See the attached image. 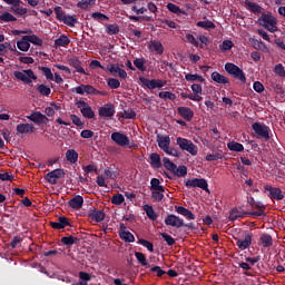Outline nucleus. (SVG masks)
<instances>
[{"label":"nucleus","mask_w":285,"mask_h":285,"mask_svg":"<svg viewBox=\"0 0 285 285\" xmlns=\"http://www.w3.org/2000/svg\"><path fill=\"white\" fill-rule=\"evenodd\" d=\"M30 121H33V124H38V126H41V124H48V117L40 111H36L29 116Z\"/></svg>","instance_id":"nucleus-17"},{"label":"nucleus","mask_w":285,"mask_h":285,"mask_svg":"<svg viewBox=\"0 0 285 285\" xmlns=\"http://www.w3.org/2000/svg\"><path fill=\"white\" fill-rule=\"evenodd\" d=\"M163 164L166 170H169L170 173L177 169V165H175V163H173L168 157L163 158Z\"/></svg>","instance_id":"nucleus-47"},{"label":"nucleus","mask_w":285,"mask_h":285,"mask_svg":"<svg viewBox=\"0 0 285 285\" xmlns=\"http://www.w3.org/2000/svg\"><path fill=\"white\" fill-rule=\"evenodd\" d=\"M160 237H163L167 246H175V238H173V236L168 235L167 233H160Z\"/></svg>","instance_id":"nucleus-59"},{"label":"nucleus","mask_w":285,"mask_h":285,"mask_svg":"<svg viewBox=\"0 0 285 285\" xmlns=\"http://www.w3.org/2000/svg\"><path fill=\"white\" fill-rule=\"evenodd\" d=\"M177 112L186 121H191L193 117H195V111H193L189 107H178Z\"/></svg>","instance_id":"nucleus-16"},{"label":"nucleus","mask_w":285,"mask_h":285,"mask_svg":"<svg viewBox=\"0 0 285 285\" xmlns=\"http://www.w3.org/2000/svg\"><path fill=\"white\" fill-rule=\"evenodd\" d=\"M115 105L107 104L104 107H100L98 110L99 117L110 118L115 117Z\"/></svg>","instance_id":"nucleus-14"},{"label":"nucleus","mask_w":285,"mask_h":285,"mask_svg":"<svg viewBox=\"0 0 285 285\" xmlns=\"http://www.w3.org/2000/svg\"><path fill=\"white\" fill-rule=\"evenodd\" d=\"M111 139L117 144V146H121L122 148L130 144V139L126 134H121L119 131H115L111 134Z\"/></svg>","instance_id":"nucleus-11"},{"label":"nucleus","mask_w":285,"mask_h":285,"mask_svg":"<svg viewBox=\"0 0 285 285\" xmlns=\"http://www.w3.org/2000/svg\"><path fill=\"white\" fill-rule=\"evenodd\" d=\"M134 66L139 70L140 72H146V59L145 58H136L134 60Z\"/></svg>","instance_id":"nucleus-39"},{"label":"nucleus","mask_w":285,"mask_h":285,"mask_svg":"<svg viewBox=\"0 0 285 285\" xmlns=\"http://www.w3.org/2000/svg\"><path fill=\"white\" fill-rule=\"evenodd\" d=\"M197 28H204V30H210L215 28V23L210 20L207 21H198L196 23Z\"/></svg>","instance_id":"nucleus-52"},{"label":"nucleus","mask_w":285,"mask_h":285,"mask_svg":"<svg viewBox=\"0 0 285 285\" xmlns=\"http://www.w3.org/2000/svg\"><path fill=\"white\" fill-rule=\"evenodd\" d=\"M12 21H17V17L12 13L4 11L0 14V23H11Z\"/></svg>","instance_id":"nucleus-35"},{"label":"nucleus","mask_w":285,"mask_h":285,"mask_svg":"<svg viewBox=\"0 0 285 285\" xmlns=\"http://www.w3.org/2000/svg\"><path fill=\"white\" fill-rule=\"evenodd\" d=\"M173 175H176V177H186L188 175V167L186 166H176V169L173 171Z\"/></svg>","instance_id":"nucleus-49"},{"label":"nucleus","mask_w":285,"mask_h":285,"mask_svg":"<svg viewBox=\"0 0 285 285\" xmlns=\"http://www.w3.org/2000/svg\"><path fill=\"white\" fill-rule=\"evenodd\" d=\"M233 41L230 40H224L222 45H219V48L223 52H228V50L233 49Z\"/></svg>","instance_id":"nucleus-58"},{"label":"nucleus","mask_w":285,"mask_h":285,"mask_svg":"<svg viewBox=\"0 0 285 285\" xmlns=\"http://www.w3.org/2000/svg\"><path fill=\"white\" fill-rule=\"evenodd\" d=\"M124 202H126V198H124L121 194H117L111 197V204H114L115 206H121Z\"/></svg>","instance_id":"nucleus-57"},{"label":"nucleus","mask_w":285,"mask_h":285,"mask_svg":"<svg viewBox=\"0 0 285 285\" xmlns=\"http://www.w3.org/2000/svg\"><path fill=\"white\" fill-rule=\"evenodd\" d=\"M274 72L275 75H278V77L285 78L284 65L282 63L276 65L274 68Z\"/></svg>","instance_id":"nucleus-64"},{"label":"nucleus","mask_w":285,"mask_h":285,"mask_svg":"<svg viewBox=\"0 0 285 285\" xmlns=\"http://www.w3.org/2000/svg\"><path fill=\"white\" fill-rule=\"evenodd\" d=\"M158 147L164 151L168 150V148L170 147V136L160 137L158 139Z\"/></svg>","instance_id":"nucleus-31"},{"label":"nucleus","mask_w":285,"mask_h":285,"mask_svg":"<svg viewBox=\"0 0 285 285\" xmlns=\"http://www.w3.org/2000/svg\"><path fill=\"white\" fill-rule=\"evenodd\" d=\"M108 70L114 77H119L120 79H128V72L121 69L119 65H111L110 67H108Z\"/></svg>","instance_id":"nucleus-15"},{"label":"nucleus","mask_w":285,"mask_h":285,"mask_svg":"<svg viewBox=\"0 0 285 285\" xmlns=\"http://www.w3.org/2000/svg\"><path fill=\"white\" fill-rule=\"evenodd\" d=\"M135 257L138 262V264L145 266L146 268L150 267V264H148V259H146V255L141 252H136Z\"/></svg>","instance_id":"nucleus-40"},{"label":"nucleus","mask_w":285,"mask_h":285,"mask_svg":"<svg viewBox=\"0 0 285 285\" xmlns=\"http://www.w3.org/2000/svg\"><path fill=\"white\" fill-rule=\"evenodd\" d=\"M69 207L73 208V210H80L83 207V196L77 195L69 200Z\"/></svg>","instance_id":"nucleus-19"},{"label":"nucleus","mask_w":285,"mask_h":285,"mask_svg":"<svg viewBox=\"0 0 285 285\" xmlns=\"http://www.w3.org/2000/svg\"><path fill=\"white\" fill-rule=\"evenodd\" d=\"M245 6L249 8L250 12H254V14H262V6L248 0L245 1Z\"/></svg>","instance_id":"nucleus-34"},{"label":"nucleus","mask_w":285,"mask_h":285,"mask_svg":"<svg viewBox=\"0 0 285 285\" xmlns=\"http://www.w3.org/2000/svg\"><path fill=\"white\" fill-rule=\"evenodd\" d=\"M259 244L263 246V248H271V246H273V236L269 234L261 235Z\"/></svg>","instance_id":"nucleus-24"},{"label":"nucleus","mask_w":285,"mask_h":285,"mask_svg":"<svg viewBox=\"0 0 285 285\" xmlns=\"http://www.w3.org/2000/svg\"><path fill=\"white\" fill-rule=\"evenodd\" d=\"M148 48L150 52H155V55H164V45L160 41L151 40L148 43Z\"/></svg>","instance_id":"nucleus-18"},{"label":"nucleus","mask_w":285,"mask_h":285,"mask_svg":"<svg viewBox=\"0 0 285 285\" xmlns=\"http://www.w3.org/2000/svg\"><path fill=\"white\" fill-rule=\"evenodd\" d=\"M167 10H169V12H173L174 14H177L178 17L186 14V11L181 10L179 6L171 2L167 3Z\"/></svg>","instance_id":"nucleus-32"},{"label":"nucleus","mask_w":285,"mask_h":285,"mask_svg":"<svg viewBox=\"0 0 285 285\" xmlns=\"http://www.w3.org/2000/svg\"><path fill=\"white\" fill-rule=\"evenodd\" d=\"M70 45V39L66 35H61L58 39L55 40V46L58 48H66Z\"/></svg>","instance_id":"nucleus-28"},{"label":"nucleus","mask_w":285,"mask_h":285,"mask_svg":"<svg viewBox=\"0 0 285 285\" xmlns=\"http://www.w3.org/2000/svg\"><path fill=\"white\" fill-rule=\"evenodd\" d=\"M165 224L166 226H171L173 228H181L184 227V219L179 218L175 214H168L167 217H165Z\"/></svg>","instance_id":"nucleus-9"},{"label":"nucleus","mask_w":285,"mask_h":285,"mask_svg":"<svg viewBox=\"0 0 285 285\" xmlns=\"http://www.w3.org/2000/svg\"><path fill=\"white\" fill-rule=\"evenodd\" d=\"M20 4H13L11 7L12 12H14V14H19L20 17H23V14L28 13V9L23 8V7H19Z\"/></svg>","instance_id":"nucleus-55"},{"label":"nucleus","mask_w":285,"mask_h":285,"mask_svg":"<svg viewBox=\"0 0 285 285\" xmlns=\"http://www.w3.org/2000/svg\"><path fill=\"white\" fill-rule=\"evenodd\" d=\"M264 190L269 193L268 197H271V199H276L277 202H282V199H284V195L282 194V189H279V187L265 185Z\"/></svg>","instance_id":"nucleus-10"},{"label":"nucleus","mask_w":285,"mask_h":285,"mask_svg":"<svg viewBox=\"0 0 285 285\" xmlns=\"http://www.w3.org/2000/svg\"><path fill=\"white\" fill-rule=\"evenodd\" d=\"M258 23L268 32H277V19L271 12L262 13V17L258 18Z\"/></svg>","instance_id":"nucleus-1"},{"label":"nucleus","mask_w":285,"mask_h":285,"mask_svg":"<svg viewBox=\"0 0 285 285\" xmlns=\"http://www.w3.org/2000/svg\"><path fill=\"white\" fill-rule=\"evenodd\" d=\"M60 242L63 244V246H73V244H79V238L70 235L62 237Z\"/></svg>","instance_id":"nucleus-33"},{"label":"nucleus","mask_w":285,"mask_h":285,"mask_svg":"<svg viewBox=\"0 0 285 285\" xmlns=\"http://www.w3.org/2000/svg\"><path fill=\"white\" fill-rule=\"evenodd\" d=\"M212 79L215 81V83H222L223 86H230V80L217 71L212 72Z\"/></svg>","instance_id":"nucleus-21"},{"label":"nucleus","mask_w":285,"mask_h":285,"mask_svg":"<svg viewBox=\"0 0 285 285\" xmlns=\"http://www.w3.org/2000/svg\"><path fill=\"white\" fill-rule=\"evenodd\" d=\"M120 239H124V242H127L128 244H132L135 242V235L130 232H119Z\"/></svg>","instance_id":"nucleus-43"},{"label":"nucleus","mask_w":285,"mask_h":285,"mask_svg":"<svg viewBox=\"0 0 285 285\" xmlns=\"http://www.w3.org/2000/svg\"><path fill=\"white\" fill-rule=\"evenodd\" d=\"M158 97L160 99H165V100L169 99V101H175L177 99V96L175 94L170 92V91H160L158 94Z\"/></svg>","instance_id":"nucleus-50"},{"label":"nucleus","mask_w":285,"mask_h":285,"mask_svg":"<svg viewBox=\"0 0 285 285\" xmlns=\"http://www.w3.org/2000/svg\"><path fill=\"white\" fill-rule=\"evenodd\" d=\"M80 112L85 119H95V111L92 110V107L87 106L86 108H81Z\"/></svg>","instance_id":"nucleus-42"},{"label":"nucleus","mask_w":285,"mask_h":285,"mask_svg":"<svg viewBox=\"0 0 285 285\" xmlns=\"http://www.w3.org/2000/svg\"><path fill=\"white\" fill-rule=\"evenodd\" d=\"M40 70L48 81H55V75H52V70L50 68L40 67Z\"/></svg>","instance_id":"nucleus-51"},{"label":"nucleus","mask_w":285,"mask_h":285,"mask_svg":"<svg viewBox=\"0 0 285 285\" xmlns=\"http://www.w3.org/2000/svg\"><path fill=\"white\" fill-rule=\"evenodd\" d=\"M185 79L186 81H199L200 83H204V81H206L204 77L197 73H186Z\"/></svg>","instance_id":"nucleus-46"},{"label":"nucleus","mask_w":285,"mask_h":285,"mask_svg":"<svg viewBox=\"0 0 285 285\" xmlns=\"http://www.w3.org/2000/svg\"><path fill=\"white\" fill-rule=\"evenodd\" d=\"M105 176L107 177V179H112L115 181V179H117V177H119V169L117 168H107L105 169Z\"/></svg>","instance_id":"nucleus-37"},{"label":"nucleus","mask_w":285,"mask_h":285,"mask_svg":"<svg viewBox=\"0 0 285 285\" xmlns=\"http://www.w3.org/2000/svg\"><path fill=\"white\" fill-rule=\"evenodd\" d=\"M66 159L71 164H77L79 161V154L75 149H68L66 151Z\"/></svg>","instance_id":"nucleus-25"},{"label":"nucleus","mask_w":285,"mask_h":285,"mask_svg":"<svg viewBox=\"0 0 285 285\" xmlns=\"http://www.w3.org/2000/svg\"><path fill=\"white\" fill-rule=\"evenodd\" d=\"M95 3H97V0H80L77 3V8H80V10H90Z\"/></svg>","instance_id":"nucleus-29"},{"label":"nucleus","mask_w":285,"mask_h":285,"mask_svg":"<svg viewBox=\"0 0 285 285\" xmlns=\"http://www.w3.org/2000/svg\"><path fill=\"white\" fill-rule=\"evenodd\" d=\"M176 144L179 146L180 150H185L186 153H189V155H193V157H197L198 148L193 144V140L178 137Z\"/></svg>","instance_id":"nucleus-4"},{"label":"nucleus","mask_w":285,"mask_h":285,"mask_svg":"<svg viewBox=\"0 0 285 285\" xmlns=\"http://www.w3.org/2000/svg\"><path fill=\"white\" fill-rule=\"evenodd\" d=\"M13 76L19 81H22L23 83H27V86H32V80L37 81V76L35 75V71L32 69H27L22 71H14Z\"/></svg>","instance_id":"nucleus-5"},{"label":"nucleus","mask_w":285,"mask_h":285,"mask_svg":"<svg viewBox=\"0 0 285 285\" xmlns=\"http://www.w3.org/2000/svg\"><path fill=\"white\" fill-rule=\"evenodd\" d=\"M18 135H28V132H35V125L32 124H19L16 127Z\"/></svg>","instance_id":"nucleus-20"},{"label":"nucleus","mask_w":285,"mask_h":285,"mask_svg":"<svg viewBox=\"0 0 285 285\" xmlns=\"http://www.w3.org/2000/svg\"><path fill=\"white\" fill-rule=\"evenodd\" d=\"M18 50H21V52H28L30 50V42L28 40H24L23 37L21 40L17 42Z\"/></svg>","instance_id":"nucleus-45"},{"label":"nucleus","mask_w":285,"mask_h":285,"mask_svg":"<svg viewBox=\"0 0 285 285\" xmlns=\"http://www.w3.org/2000/svg\"><path fill=\"white\" fill-rule=\"evenodd\" d=\"M23 40L29 41V43H33V46H43V40H41L37 35L23 36Z\"/></svg>","instance_id":"nucleus-30"},{"label":"nucleus","mask_w":285,"mask_h":285,"mask_svg":"<svg viewBox=\"0 0 285 285\" xmlns=\"http://www.w3.org/2000/svg\"><path fill=\"white\" fill-rule=\"evenodd\" d=\"M252 129L256 135V139H264L265 141H268V139H271L269 126H266L265 124H262V122H254L252 125Z\"/></svg>","instance_id":"nucleus-3"},{"label":"nucleus","mask_w":285,"mask_h":285,"mask_svg":"<svg viewBox=\"0 0 285 285\" xmlns=\"http://www.w3.org/2000/svg\"><path fill=\"white\" fill-rule=\"evenodd\" d=\"M107 35H119V26L117 24H108L106 27Z\"/></svg>","instance_id":"nucleus-62"},{"label":"nucleus","mask_w":285,"mask_h":285,"mask_svg":"<svg viewBox=\"0 0 285 285\" xmlns=\"http://www.w3.org/2000/svg\"><path fill=\"white\" fill-rule=\"evenodd\" d=\"M219 159H224V155H222V153L208 154L206 156V161H217Z\"/></svg>","instance_id":"nucleus-61"},{"label":"nucleus","mask_w":285,"mask_h":285,"mask_svg":"<svg viewBox=\"0 0 285 285\" xmlns=\"http://www.w3.org/2000/svg\"><path fill=\"white\" fill-rule=\"evenodd\" d=\"M236 246L239 248V250H246L247 248H250V245L253 244V233H245L244 239L242 238H235Z\"/></svg>","instance_id":"nucleus-8"},{"label":"nucleus","mask_w":285,"mask_h":285,"mask_svg":"<svg viewBox=\"0 0 285 285\" xmlns=\"http://www.w3.org/2000/svg\"><path fill=\"white\" fill-rule=\"evenodd\" d=\"M227 148H228V150H232L233 153H244V145H242L240 142H237L235 140L229 141L227 144Z\"/></svg>","instance_id":"nucleus-27"},{"label":"nucleus","mask_w":285,"mask_h":285,"mask_svg":"<svg viewBox=\"0 0 285 285\" xmlns=\"http://www.w3.org/2000/svg\"><path fill=\"white\" fill-rule=\"evenodd\" d=\"M70 66H72V68H75L76 72H79L80 75H88V73H86V69H83L81 67V61H79V59H77V58L71 59Z\"/></svg>","instance_id":"nucleus-36"},{"label":"nucleus","mask_w":285,"mask_h":285,"mask_svg":"<svg viewBox=\"0 0 285 285\" xmlns=\"http://www.w3.org/2000/svg\"><path fill=\"white\" fill-rule=\"evenodd\" d=\"M186 188H202L206 193H209L208 181L205 178H193L185 183Z\"/></svg>","instance_id":"nucleus-7"},{"label":"nucleus","mask_w":285,"mask_h":285,"mask_svg":"<svg viewBox=\"0 0 285 285\" xmlns=\"http://www.w3.org/2000/svg\"><path fill=\"white\" fill-rule=\"evenodd\" d=\"M225 70L234 79H238V81H240L242 83H246V73H244V70H242V68L237 67V65H235L233 62H227L225 65Z\"/></svg>","instance_id":"nucleus-2"},{"label":"nucleus","mask_w":285,"mask_h":285,"mask_svg":"<svg viewBox=\"0 0 285 285\" xmlns=\"http://www.w3.org/2000/svg\"><path fill=\"white\" fill-rule=\"evenodd\" d=\"M62 22L66 26H69V28H75V24L77 23V18L75 16H67L63 18Z\"/></svg>","instance_id":"nucleus-56"},{"label":"nucleus","mask_w":285,"mask_h":285,"mask_svg":"<svg viewBox=\"0 0 285 285\" xmlns=\"http://www.w3.org/2000/svg\"><path fill=\"white\" fill-rule=\"evenodd\" d=\"M37 92L42 95V97H50V94L52 92V89L46 85H38L36 87Z\"/></svg>","instance_id":"nucleus-41"},{"label":"nucleus","mask_w":285,"mask_h":285,"mask_svg":"<svg viewBox=\"0 0 285 285\" xmlns=\"http://www.w3.org/2000/svg\"><path fill=\"white\" fill-rule=\"evenodd\" d=\"M62 177H66V171L60 168L49 171L46 175V179L49 184H57V179H62Z\"/></svg>","instance_id":"nucleus-12"},{"label":"nucleus","mask_w":285,"mask_h":285,"mask_svg":"<svg viewBox=\"0 0 285 285\" xmlns=\"http://www.w3.org/2000/svg\"><path fill=\"white\" fill-rule=\"evenodd\" d=\"M92 19H95L96 21H110V18H108V16L101 13V12H94L91 14Z\"/></svg>","instance_id":"nucleus-60"},{"label":"nucleus","mask_w":285,"mask_h":285,"mask_svg":"<svg viewBox=\"0 0 285 285\" xmlns=\"http://www.w3.org/2000/svg\"><path fill=\"white\" fill-rule=\"evenodd\" d=\"M175 210L176 213H178V215H183V217H186V219H189V220L195 219V214H193L190 209L184 206H175Z\"/></svg>","instance_id":"nucleus-23"},{"label":"nucleus","mask_w":285,"mask_h":285,"mask_svg":"<svg viewBox=\"0 0 285 285\" xmlns=\"http://www.w3.org/2000/svg\"><path fill=\"white\" fill-rule=\"evenodd\" d=\"M79 284L80 285H88V282L92 279V276L89 273L86 272H79Z\"/></svg>","instance_id":"nucleus-48"},{"label":"nucleus","mask_w":285,"mask_h":285,"mask_svg":"<svg viewBox=\"0 0 285 285\" xmlns=\"http://www.w3.org/2000/svg\"><path fill=\"white\" fill-rule=\"evenodd\" d=\"M164 193H166V190H151L153 202H163L164 200Z\"/></svg>","instance_id":"nucleus-53"},{"label":"nucleus","mask_w":285,"mask_h":285,"mask_svg":"<svg viewBox=\"0 0 285 285\" xmlns=\"http://www.w3.org/2000/svg\"><path fill=\"white\" fill-rule=\"evenodd\" d=\"M149 159H150V166L153 168H161V157L159 156V154L153 153L149 156Z\"/></svg>","instance_id":"nucleus-26"},{"label":"nucleus","mask_w":285,"mask_h":285,"mask_svg":"<svg viewBox=\"0 0 285 285\" xmlns=\"http://www.w3.org/2000/svg\"><path fill=\"white\" fill-rule=\"evenodd\" d=\"M144 210L148 217V219H151V222H157V213H155V209L150 205H144Z\"/></svg>","instance_id":"nucleus-38"},{"label":"nucleus","mask_w":285,"mask_h":285,"mask_svg":"<svg viewBox=\"0 0 285 285\" xmlns=\"http://www.w3.org/2000/svg\"><path fill=\"white\" fill-rule=\"evenodd\" d=\"M107 86H109V88L111 90H117V88H120L121 87V82L119 81V79H116V78H109L107 80Z\"/></svg>","instance_id":"nucleus-54"},{"label":"nucleus","mask_w":285,"mask_h":285,"mask_svg":"<svg viewBox=\"0 0 285 285\" xmlns=\"http://www.w3.org/2000/svg\"><path fill=\"white\" fill-rule=\"evenodd\" d=\"M55 13L58 21H63V19L67 17L61 7H55Z\"/></svg>","instance_id":"nucleus-63"},{"label":"nucleus","mask_w":285,"mask_h":285,"mask_svg":"<svg viewBox=\"0 0 285 285\" xmlns=\"http://www.w3.org/2000/svg\"><path fill=\"white\" fill-rule=\"evenodd\" d=\"M87 217H89V219H91L92 222H97V224L104 222V219H106V213H104V210L101 209H89Z\"/></svg>","instance_id":"nucleus-13"},{"label":"nucleus","mask_w":285,"mask_h":285,"mask_svg":"<svg viewBox=\"0 0 285 285\" xmlns=\"http://www.w3.org/2000/svg\"><path fill=\"white\" fill-rule=\"evenodd\" d=\"M254 208H257L258 212H246V217H266V213H264V205H261V203H255Z\"/></svg>","instance_id":"nucleus-22"},{"label":"nucleus","mask_w":285,"mask_h":285,"mask_svg":"<svg viewBox=\"0 0 285 285\" xmlns=\"http://www.w3.org/2000/svg\"><path fill=\"white\" fill-rule=\"evenodd\" d=\"M139 81L142 86L148 88L149 90H155V88H164L166 86V80L161 79H148L145 77H139Z\"/></svg>","instance_id":"nucleus-6"},{"label":"nucleus","mask_w":285,"mask_h":285,"mask_svg":"<svg viewBox=\"0 0 285 285\" xmlns=\"http://www.w3.org/2000/svg\"><path fill=\"white\" fill-rule=\"evenodd\" d=\"M150 190H166V187L161 185V181L159 180V178H151Z\"/></svg>","instance_id":"nucleus-44"}]
</instances>
